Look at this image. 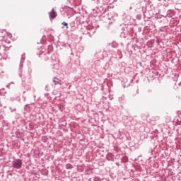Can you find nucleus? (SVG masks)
<instances>
[{
    "mask_svg": "<svg viewBox=\"0 0 181 181\" xmlns=\"http://www.w3.org/2000/svg\"><path fill=\"white\" fill-rule=\"evenodd\" d=\"M23 163L22 162V160L15 159L12 162V166H13V168H14V169H21V168H22Z\"/></svg>",
    "mask_w": 181,
    "mask_h": 181,
    "instance_id": "obj_1",
    "label": "nucleus"
},
{
    "mask_svg": "<svg viewBox=\"0 0 181 181\" xmlns=\"http://www.w3.org/2000/svg\"><path fill=\"white\" fill-rule=\"evenodd\" d=\"M25 54H22L21 62H20V68L18 69L19 77H23L22 70L23 69V63L25 62Z\"/></svg>",
    "mask_w": 181,
    "mask_h": 181,
    "instance_id": "obj_2",
    "label": "nucleus"
},
{
    "mask_svg": "<svg viewBox=\"0 0 181 181\" xmlns=\"http://www.w3.org/2000/svg\"><path fill=\"white\" fill-rule=\"evenodd\" d=\"M35 104L34 103H31V104H27L25 105L24 107V111L25 112H30V111H32V109L33 107H35Z\"/></svg>",
    "mask_w": 181,
    "mask_h": 181,
    "instance_id": "obj_3",
    "label": "nucleus"
},
{
    "mask_svg": "<svg viewBox=\"0 0 181 181\" xmlns=\"http://www.w3.org/2000/svg\"><path fill=\"white\" fill-rule=\"evenodd\" d=\"M49 16L50 19H54L57 16V12L54 11V8H52V11L49 13Z\"/></svg>",
    "mask_w": 181,
    "mask_h": 181,
    "instance_id": "obj_4",
    "label": "nucleus"
},
{
    "mask_svg": "<svg viewBox=\"0 0 181 181\" xmlns=\"http://www.w3.org/2000/svg\"><path fill=\"white\" fill-rule=\"evenodd\" d=\"M124 98H125V97L124 95H122V96L119 97L118 101L120 103H124Z\"/></svg>",
    "mask_w": 181,
    "mask_h": 181,
    "instance_id": "obj_5",
    "label": "nucleus"
},
{
    "mask_svg": "<svg viewBox=\"0 0 181 181\" xmlns=\"http://www.w3.org/2000/svg\"><path fill=\"white\" fill-rule=\"evenodd\" d=\"M60 81L59 80V78H53V82L54 83V84H59L60 82Z\"/></svg>",
    "mask_w": 181,
    "mask_h": 181,
    "instance_id": "obj_6",
    "label": "nucleus"
},
{
    "mask_svg": "<svg viewBox=\"0 0 181 181\" xmlns=\"http://www.w3.org/2000/svg\"><path fill=\"white\" fill-rule=\"evenodd\" d=\"M66 169H73V165L71 164H66Z\"/></svg>",
    "mask_w": 181,
    "mask_h": 181,
    "instance_id": "obj_7",
    "label": "nucleus"
},
{
    "mask_svg": "<svg viewBox=\"0 0 181 181\" xmlns=\"http://www.w3.org/2000/svg\"><path fill=\"white\" fill-rule=\"evenodd\" d=\"M62 25H64V26H66V29H69V23L64 21L62 23Z\"/></svg>",
    "mask_w": 181,
    "mask_h": 181,
    "instance_id": "obj_8",
    "label": "nucleus"
},
{
    "mask_svg": "<svg viewBox=\"0 0 181 181\" xmlns=\"http://www.w3.org/2000/svg\"><path fill=\"white\" fill-rule=\"evenodd\" d=\"M112 47H118V44L115 42L112 43Z\"/></svg>",
    "mask_w": 181,
    "mask_h": 181,
    "instance_id": "obj_9",
    "label": "nucleus"
},
{
    "mask_svg": "<svg viewBox=\"0 0 181 181\" xmlns=\"http://www.w3.org/2000/svg\"><path fill=\"white\" fill-rule=\"evenodd\" d=\"M109 1L110 0H102L103 5H106V4H108Z\"/></svg>",
    "mask_w": 181,
    "mask_h": 181,
    "instance_id": "obj_10",
    "label": "nucleus"
},
{
    "mask_svg": "<svg viewBox=\"0 0 181 181\" xmlns=\"http://www.w3.org/2000/svg\"><path fill=\"white\" fill-rule=\"evenodd\" d=\"M30 90L33 91V93H35V91H36L34 87H30Z\"/></svg>",
    "mask_w": 181,
    "mask_h": 181,
    "instance_id": "obj_11",
    "label": "nucleus"
},
{
    "mask_svg": "<svg viewBox=\"0 0 181 181\" xmlns=\"http://www.w3.org/2000/svg\"><path fill=\"white\" fill-rule=\"evenodd\" d=\"M134 6H135V3H134V4H132L131 5V6L129 7V9H130V10L132 9V8H134Z\"/></svg>",
    "mask_w": 181,
    "mask_h": 181,
    "instance_id": "obj_12",
    "label": "nucleus"
},
{
    "mask_svg": "<svg viewBox=\"0 0 181 181\" xmlns=\"http://www.w3.org/2000/svg\"><path fill=\"white\" fill-rule=\"evenodd\" d=\"M11 86V83H8L7 86H6V88H11L9 86Z\"/></svg>",
    "mask_w": 181,
    "mask_h": 181,
    "instance_id": "obj_13",
    "label": "nucleus"
},
{
    "mask_svg": "<svg viewBox=\"0 0 181 181\" xmlns=\"http://www.w3.org/2000/svg\"><path fill=\"white\" fill-rule=\"evenodd\" d=\"M4 90H5V88H1V89L0 90V91H4Z\"/></svg>",
    "mask_w": 181,
    "mask_h": 181,
    "instance_id": "obj_14",
    "label": "nucleus"
},
{
    "mask_svg": "<svg viewBox=\"0 0 181 181\" xmlns=\"http://www.w3.org/2000/svg\"><path fill=\"white\" fill-rule=\"evenodd\" d=\"M102 16H103V18H105V13H103V14L102 15Z\"/></svg>",
    "mask_w": 181,
    "mask_h": 181,
    "instance_id": "obj_15",
    "label": "nucleus"
},
{
    "mask_svg": "<svg viewBox=\"0 0 181 181\" xmlns=\"http://www.w3.org/2000/svg\"><path fill=\"white\" fill-rule=\"evenodd\" d=\"M101 2V0H98V4H100Z\"/></svg>",
    "mask_w": 181,
    "mask_h": 181,
    "instance_id": "obj_16",
    "label": "nucleus"
},
{
    "mask_svg": "<svg viewBox=\"0 0 181 181\" xmlns=\"http://www.w3.org/2000/svg\"><path fill=\"white\" fill-rule=\"evenodd\" d=\"M124 35V33H121V37H122V35Z\"/></svg>",
    "mask_w": 181,
    "mask_h": 181,
    "instance_id": "obj_17",
    "label": "nucleus"
},
{
    "mask_svg": "<svg viewBox=\"0 0 181 181\" xmlns=\"http://www.w3.org/2000/svg\"><path fill=\"white\" fill-rule=\"evenodd\" d=\"M13 111H16V109H14L13 110H11V112H12Z\"/></svg>",
    "mask_w": 181,
    "mask_h": 181,
    "instance_id": "obj_18",
    "label": "nucleus"
},
{
    "mask_svg": "<svg viewBox=\"0 0 181 181\" xmlns=\"http://www.w3.org/2000/svg\"><path fill=\"white\" fill-rule=\"evenodd\" d=\"M10 84H13V82H11Z\"/></svg>",
    "mask_w": 181,
    "mask_h": 181,
    "instance_id": "obj_19",
    "label": "nucleus"
},
{
    "mask_svg": "<svg viewBox=\"0 0 181 181\" xmlns=\"http://www.w3.org/2000/svg\"><path fill=\"white\" fill-rule=\"evenodd\" d=\"M25 92L24 91V92H23V94H25Z\"/></svg>",
    "mask_w": 181,
    "mask_h": 181,
    "instance_id": "obj_20",
    "label": "nucleus"
}]
</instances>
